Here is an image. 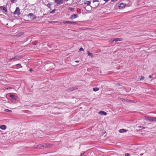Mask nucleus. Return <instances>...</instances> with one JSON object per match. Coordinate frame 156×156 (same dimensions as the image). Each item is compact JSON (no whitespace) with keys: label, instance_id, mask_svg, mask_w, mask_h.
I'll list each match as a JSON object with an SVG mask.
<instances>
[{"label":"nucleus","instance_id":"nucleus-1","mask_svg":"<svg viewBox=\"0 0 156 156\" xmlns=\"http://www.w3.org/2000/svg\"><path fill=\"white\" fill-rule=\"evenodd\" d=\"M52 146L51 144H44L42 145L40 144L37 146L36 148L37 149H44V148L50 147Z\"/></svg>","mask_w":156,"mask_h":156},{"label":"nucleus","instance_id":"nucleus-2","mask_svg":"<svg viewBox=\"0 0 156 156\" xmlns=\"http://www.w3.org/2000/svg\"><path fill=\"white\" fill-rule=\"evenodd\" d=\"M62 23H63L64 24L68 23V24H74V25H75V24H77V22H71V21H64V22H62Z\"/></svg>","mask_w":156,"mask_h":156},{"label":"nucleus","instance_id":"nucleus-3","mask_svg":"<svg viewBox=\"0 0 156 156\" xmlns=\"http://www.w3.org/2000/svg\"><path fill=\"white\" fill-rule=\"evenodd\" d=\"M20 9H19V7H16L15 11L14 12V13L15 14H16L18 15H19L20 14Z\"/></svg>","mask_w":156,"mask_h":156},{"label":"nucleus","instance_id":"nucleus-4","mask_svg":"<svg viewBox=\"0 0 156 156\" xmlns=\"http://www.w3.org/2000/svg\"><path fill=\"white\" fill-rule=\"evenodd\" d=\"M126 5V4L123 3H122L119 5V9H123L124 8Z\"/></svg>","mask_w":156,"mask_h":156},{"label":"nucleus","instance_id":"nucleus-5","mask_svg":"<svg viewBox=\"0 0 156 156\" xmlns=\"http://www.w3.org/2000/svg\"><path fill=\"white\" fill-rule=\"evenodd\" d=\"M123 40L122 38H116L114 39L113 40H110V41L111 42H113L114 41L115 42H117L118 41H121Z\"/></svg>","mask_w":156,"mask_h":156},{"label":"nucleus","instance_id":"nucleus-6","mask_svg":"<svg viewBox=\"0 0 156 156\" xmlns=\"http://www.w3.org/2000/svg\"><path fill=\"white\" fill-rule=\"evenodd\" d=\"M78 17L77 15L76 14H73V15H71L70 17V19L72 20Z\"/></svg>","mask_w":156,"mask_h":156},{"label":"nucleus","instance_id":"nucleus-7","mask_svg":"<svg viewBox=\"0 0 156 156\" xmlns=\"http://www.w3.org/2000/svg\"><path fill=\"white\" fill-rule=\"evenodd\" d=\"M98 114H99L100 115H107L106 112L103 111H100L99 112Z\"/></svg>","mask_w":156,"mask_h":156},{"label":"nucleus","instance_id":"nucleus-8","mask_svg":"<svg viewBox=\"0 0 156 156\" xmlns=\"http://www.w3.org/2000/svg\"><path fill=\"white\" fill-rule=\"evenodd\" d=\"M55 2L58 4H60L63 3V0H55Z\"/></svg>","mask_w":156,"mask_h":156},{"label":"nucleus","instance_id":"nucleus-9","mask_svg":"<svg viewBox=\"0 0 156 156\" xmlns=\"http://www.w3.org/2000/svg\"><path fill=\"white\" fill-rule=\"evenodd\" d=\"M127 130L126 129H120L119 130V132H120V133H123L126 132H127Z\"/></svg>","mask_w":156,"mask_h":156},{"label":"nucleus","instance_id":"nucleus-10","mask_svg":"<svg viewBox=\"0 0 156 156\" xmlns=\"http://www.w3.org/2000/svg\"><path fill=\"white\" fill-rule=\"evenodd\" d=\"M0 128L2 129L5 130L6 129V126L5 125H3L0 126Z\"/></svg>","mask_w":156,"mask_h":156},{"label":"nucleus","instance_id":"nucleus-11","mask_svg":"<svg viewBox=\"0 0 156 156\" xmlns=\"http://www.w3.org/2000/svg\"><path fill=\"white\" fill-rule=\"evenodd\" d=\"M84 3L85 4L87 5V6H89L90 4V1H85Z\"/></svg>","mask_w":156,"mask_h":156},{"label":"nucleus","instance_id":"nucleus-12","mask_svg":"<svg viewBox=\"0 0 156 156\" xmlns=\"http://www.w3.org/2000/svg\"><path fill=\"white\" fill-rule=\"evenodd\" d=\"M20 58V57L18 56H16L12 58H10V60L12 59H15V60H18Z\"/></svg>","mask_w":156,"mask_h":156},{"label":"nucleus","instance_id":"nucleus-13","mask_svg":"<svg viewBox=\"0 0 156 156\" xmlns=\"http://www.w3.org/2000/svg\"><path fill=\"white\" fill-rule=\"evenodd\" d=\"M0 9L4 11L5 12H7V9L4 6H0Z\"/></svg>","mask_w":156,"mask_h":156},{"label":"nucleus","instance_id":"nucleus-14","mask_svg":"<svg viewBox=\"0 0 156 156\" xmlns=\"http://www.w3.org/2000/svg\"><path fill=\"white\" fill-rule=\"evenodd\" d=\"M10 96L11 98L13 99H17L16 96H15L13 94H10Z\"/></svg>","mask_w":156,"mask_h":156},{"label":"nucleus","instance_id":"nucleus-15","mask_svg":"<svg viewBox=\"0 0 156 156\" xmlns=\"http://www.w3.org/2000/svg\"><path fill=\"white\" fill-rule=\"evenodd\" d=\"M76 88H73V87L70 88L69 89V90L68 91L69 92H71V91H73L74 90H76Z\"/></svg>","mask_w":156,"mask_h":156},{"label":"nucleus","instance_id":"nucleus-16","mask_svg":"<svg viewBox=\"0 0 156 156\" xmlns=\"http://www.w3.org/2000/svg\"><path fill=\"white\" fill-rule=\"evenodd\" d=\"M149 121H155V117H150Z\"/></svg>","mask_w":156,"mask_h":156},{"label":"nucleus","instance_id":"nucleus-17","mask_svg":"<svg viewBox=\"0 0 156 156\" xmlns=\"http://www.w3.org/2000/svg\"><path fill=\"white\" fill-rule=\"evenodd\" d=\"M88 55L90 56L92 58L94 57V55L91 53H90L89 51L88 52Z\"/></svg>","mask_w":156,"mask_h":156},{"label":"nucleus","instance_id":"nucleus-18","mask_svg":"<svg viewBox=\"0 0 156 156\" xmlns=\"http://www.w3.org/2000/svg\"><path fill=\"white\" fill-rule=\"evenodd\" d=\"M99 90V88L97 87H95L93 88V90L94 91H97Z\"/></svg>","mask_w":156,"mask_h":156},{"label":"nucleus","instance_id":"nucleus-19","mask_svg":"<svg viewBox=\"0 0 156 156\" xmlns=\"http://www.w3.org/2000/svg\"><path fill=\"white\" fill-rule=\"evenodd\" d=\"M145 119L146 120H148L149 121L150 117L149 116H145L144 117Z\"/></svg>","mask_w":156,"mask_h":156},{"label":"nucleus","instance_id":"nucleus-20","mask_svg":"<svg viewBox=\"0 0 156 156\" xmlns=\"http://www.w3.org/2000/svg\"><path fill=\"white\" fill-rule=\"evenodd\" d=\"M5 112H9L10 113H11L12 112V111H11V110H10L9 109H5Z\"/></svg>","mask_w":156,"mask_h":156},{"label":"nucleus","instance_id":"nucleus-21","mask_svg":"<svg viewBox=\"0 0 156 156\" xmlns=\"http://www.w3.org/2000/svg\"><path fill=\"white\" fill-rule=\"evenodd\" d=\"M69 9L70 10H71L72 12H73L74 11V9L72 8H69Z\"/></svg>","mask_w":156,"mask_h":156},{"label":"nucleus","instance_id":"nucleus-22","mask_svg":"<svg viewBox=\"0 0 156 156\" xmlns=\"http://www.w3.org/2000/svg\"><path fill=\"white\" fill-rule=\"evenodd\" d=\"M56 10L55 9H54V10H53L52 11L50 12V13H54L55 12V11Z\"/></svg>","mask_w":156,"mask_h":156},{"label":"nucleus","instance_id":"nucleus-23","mask_svg":"<svg viewBox=\"0 0 156 156\" xmlns=\"http://www.w3.org/2000/svg\"><path fill=\"white\" fill-rule=\"evenodd\" d=\"M125 156H130V154L129 153H126L125 154Z\"/></svg>","mask_w":156,"mask_h":156},{"label":"nucleus","instance_id":"nucleus-24","mask_svg":"<svg viewBox=\"0 0 156 156\" xmlns=\"http://www.w3.org/2000/svg\"><path fill=\"white\" fill-rule=\"evenodd\" d=\"M11 2L12 3H14L16 2V0H11Z\"/></svg>","mask_w":156,"mask_h":156},{"label":"nucleus","instance_id":"nucleus-25","mask_svg":"<svg viewBox=\"0 0 156 156\" xmlns=\"http://www.w3.org/2000/svg\"><path fill=\"white\" fill-rule=\"evenodd\" d=\"M83 51V49L82 48H81L79 49V51Z\"/></svg>","mask_w":156,"mask_h":156},{"label":"nucleus","instance_id":"nucleus-26","mask_svg":"<svg viewBox=\"0 0 156 156\" xmlns=\"http://www.w3.org/2000/svg\"><path fill=\"white\" fill-rule=\"evenodd\" d=\"M51 4H47V6L48 7V8H50L51 7Z\"/></svg>","mask_w":156,"mask_h":156},{"label":"nucleus","instance_id":"nucleus-27","mask_svg":"<svg viewBox=\"0 0 156 156\" xmlns=\"http://www.w3.org/2000/svg\"><path fill=\"white\" fill-rule=\"evenodd\" d=\"M138 128H142V129H144L145 128V127H144L143 126H138Z\"/></svg>","mask_w":156,"mask_h":156},{"label":"nucleus","instance_id":"nucleus-28","mask_svg":"<svg viewBox=\"0 0 156 156\" xmlns=\"http://www.w3.org/2000/svg\"><path fill=\"white\" fill-rule=\"evenodd\" d=\"M141 78H140V80H143L144 79V77L143 76H141Z\"/></svg>","mask_w":156,"mask_h":156},{"label":"nucleus","instance_id":"nucleus-29","mask_svg":"<svg viewBox=\"0 0 156 156\" xmlns=\"http://www.w3.org/2000/svg\"><path fill=\"white\" fill-rule=\"evenodd\" d=\"M29 15L30 16H34V15H33V14L31 13L29 14Z\"/></svg>","mask_w":156,"mask_h":156},{"label":"nucleus","instance_id":"nucleus-30","mask_svg":"<svg viewBox=\"0 0 156 156\" xmlns=\"http://www.w3.org/2000/svg\"><path fill=\"white\" fill-rule=\"evenodd\" d=\"M93 3H94L95 2H99L98 0H93Z\"/></svg>","mask_w":156,"mask_h":156},{"label":"nucleus","instance_id":"nucleus-31","mask_svg":"<svg viewBox=\"0 0 156 156\" xmlns=\"http://www.w3.org/2000/svg\"><path fill=\"white\" fill-rule=\"evenodd\" d=\"M111 1L112 2H116V1H117V0H111Z\"/></svg>","mask_w":156,"mask_h":156},{"label":"nucleus","instance_id":"nucleus-32","mask_svg":"<svg viewBox=\"0 0 156 156\" xmlns=\"http://www.w3.org/2000/svg\"><path fill=\"white\" fill-rule=\"evenodd\" d=\"M20 66V65L19 64H17V66L19 67Z\"/></svg>","mask_w":156,"mask_h":156},{"label":"nucleus","instance_id":"nucleus-33","mask_svg":"<svg viewBox=\"0 0 156 156\" xmlns=\"http://www.w3.org/2000/svg\"><path fill=\"white\" fill-rule=\"evenodd\" d=\"M84 153H82L81 154L80 156H83V155H84Z\"/></svg>","mask_w":156,"mask_h":156},{"label":"nucleus","instance_id":"nucleus-34","mask_svg":"<svg viewBox=\"0 0 156 156\" xmlns=\"http://www.w3.org/2000/svg\"><path fill=\"white\" fill-rule=\"evenodd\" d=\"M149 78H151V75H149Z\"/></svg>","mask_w":156,"mask_h":156},{"label":"nucleus","instance_id":"nucleus-35","mask_svg":"<svg viewBox=\"0 0 156 156\" xmlns=\"http://www.w3.org/2000/svg\"><path fill=\"white\" fill-rule=\"evenodd\" d=\"M85 9L86 10H88L87 9V7L86 6L85 7Z\"/></svg>","mask_w":156,"mask_h":156},{"label":"nucleus","instance_id":"nucleus-36","mask_svg":"<svg viewBox=\"0 0 156 156\" xmlns=\"http://www.w3.org/2000/svg\"><path fill=\"white\" fill-rule=\"evenodd\" d=\"M29 71H31H31H32V69H30Z\"/></svg>","mask_w":156,"mask_h":156},{"label":"nucleus","instance_id":"nucleus-37","mask_svg":"<svg viewBox=\"0 0 156 156\" xmlns=\"http://www.w3.org/2000/svg\"><path fill=\"white\" fill-rule=\"evenodd\" d=\"M75 62H76L77 63V62H79V61H78V60H77V61H75Z\"/></svg>","mask_w":156,"mask_h":156},{"label":"nucleus","instance_id":"nucleus-38","mask_svg":"<svg viewBox=\"0 0 156 156\" xmlns=\"http://www.w3.org/2000/svg\"><path fill=\"white\" fill-rule=\"evenodd\" d=\"M155 122H156V118L155 117Z\"/></svg>","mask_w":156,"mask_h":156},{"label":"nucleus","instance_id":"nucleus-39","mask_svg":"<svg viewBox=\"0 0 156 156\" xmlns=\"http://www.w3.org/2000/svg\"><path fill=\"white\" fill-rule=\"evenodd\" d=\"M143 154H140V155L142 156L143 155Z\"/></svg>","mask_w":156,"mask_h":156},{"label":"nucleus","instance_id":"nucleus-40","mask_svg":"<svg viewBox=\"0 0 156 156\" xmlns=\"http://www.w3.org/2000/svg\"><path fill=\"white\" fill-rule=\"evenodd\" d=\"M36 17H34L33 18V19H36Z\"/></svg>","mask_w":156,"mask_h":156},{"label":"nucleus","instance_id":"nucleus-41","mask_svg":"<svg viewBox=\"0 0 156 156\" xmlns=\"http://www.w3.org/2000/svg\"><path fill=\"white\" fill-rule=\"evenodd\" d=\"M52 22H50V23H52Z\"/></svg>","mask_w":156,"mask_h":156}]
</instances>
